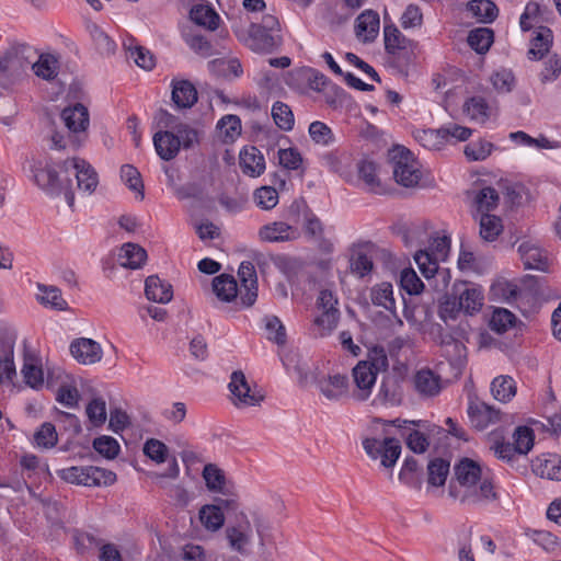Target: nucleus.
<instances>
[{
	"mask_svg": "<svg viewBox=\"0 0 561 561\" xmlns=\"http://www.w3.org/2000/svg\"><path fill=\"white\" fill-rule=\"evenodd\" d=\"M32 172L33 180L41 190L53 196L64 194L69 207L75 205V192L71 180L66 175L60 178L51 161L47 159L35 161Z\"/></svg>",
	"mask_w": 561,
	"mask_h": 561,
	"instance_id": "1",
	"label": "nucleus"
},
{
	"mask_svg": "<svg viewBox=\"0 0 561 561\" xmlns=\"http://www.w3.org/2000/svg\"><path fill=\"white\" fill-rule=\"evenodd\" d=\"M455 479L449 485V495L457 501H474L477 493L472 489L473 482H479V478L488 474L481 466L469 459L463 458L454 468Z\"/></svg>",
	"mask_w": 561,
	"mask_h": 561,
	"instance_id": "2",
	"label": "nucleus"
},
{
	"mask_svg": "<svg viewBox=\"0 0 561 561\" xmlns=\"http://www.w3.org/2000/svg\"><path fill=\"white\" fill-rule=\"evenodd\" d=\"M392 172L396 182L404 187L419 185L423 174L420 162L414 154L403 146H396L389 151Z\"/></svg>",
	"mask_w": 561,
	"mask_h": 561,
	"instance_id": "3",
	"label": "nucleus"
},
{
	"mask_svg": "<svg viewBox=\"0 0 561 561\" xmlns=\"http://www.w3.org/2000/svg\"><path fill=\"white\" fill-rule=\"evenodd\" d=\"M57 474L68 483L84 486L111 485L116 481V474L113 471L94 466H73L58 470Z\"/></svg>",
	"mask_w": 561,
	"mask_h": 561,
	"instance_id": "4",
	"label": "nucleus"
},
{
	"mask_svg": "<svg viewBox=\"0 0 561 561\" xmlns=\"http://www.w3.org/2000/svg\"><path fill=\"white\" fill-rule=\"evenodd\" d=\"M60 172L69 178L73 175L77 180V188L91 195L98 187L99 176L94 168L84 159L71 158L60 164Z\"/></svg>",
	"mask_w": 561,
	"mask_h": 561,
	"instance_id": "5",
	"label": "nucleus"
},
{
	"mask_svg": "<svg viewBox=\"0 0 561 561\" xmlns=\"http://www.w3.org/2000/svg\"><path fill=\"white\" fill-rule=\"evenodd\" d=\"M60 118L69 131V141L78 148L87 138L89 112L81 103L68 106L61 111Z\"/></svg>",
	"mask_w": 561,
	"mask_h": 561,
	"instance_id": "6",
	"label": "nucleus"
},
{
	"mask_svg": "<svg viewBox=\"0 0 561 561\" xmlns=\"http://www.w3.org/2000/svg\"><path fill=\"white\" fill-rule=\"evenodd\" d=\"M363 448L371 459L380 458L381 466L385 468L394 467L401 455V444L393 437L383 439L367 437L363 440Z\"/></svg>",
	"mask_w": 561,
	"mask_h": 561,
	"instance_id": "7",
	"label": "nucleus"
},
{
	"mask_svg": "<svg viewBox=\"0 0 561 561\" xmlns=\"http://www.w3.org/2000/svg\"><path fill=\"white\" fill-rule=\"evenodd\" d=\"M363 448L371 459L380 458L381 466L385 468L394 467L401 455V444L393 437L383 439L367 437L363 440Z\"/></svg>",
	"mask_w": 561,
	"mask_h": 561,
	"instance_id": "8",
	"label": "nucleus"
},
{
	"mask_svg": "<svg viewBox=\"0 0 561 561\" xmlns=\"http://www.w3.org/2000/svg\"><path fill=\"white\" fill-rule=\"evenodd\" d=\"M353 380L356 389L353 397L359 401L367 400L376 383L378 368L375 363L360 360L352 370Z\"/></svg>",
	"mask_w": 561,
	"mask_h": 561,
	"instance_id": "9",
	"label": "nucleus"
},
{
	"mask_svg": "<svg viewBox=\"0 0 561 561\" xmlns=\"http://www.w3.org/2000/svg\"><path fill=\"white\" fill-rule=\"evenodd\" d=\"M520 280L517 279H497L491 286V295L495 300L516 307L522 310V305L528 296Z\"/></svg>",
	"mask_w": 561,
	"mask_h": 561,
	"instance_id": "10",
	"label": "nucleus"
},
{
	"mask_svg": "<svg viewBox=\"0 0 561 561\" xmlns=\"http://www.w3.org/2000/svg\"><path fill=\"white\" fill-rule=\"evenodd\" d=\"M229 390L233 396V403L239 408L260 405L264 396L252 390L241 370L233 371L229 382Z\"/></svg>",
	"mask_w": 561,
	"mask_h": 561,
	"instance_id": "11",
	"label": "nucleus"
},
{
	"mask_svg": "<svg viewBox=\"0 0 561 561\" xmlns=\"http://www.w3.org/2000/svg\"><path fill=\"white\" fill-rule=\"evenodd\" d=\"M239 516V520L236 525L226 528V537L233 551L240 554H247V547L252 539V526L244 513L241 512Z\"/></svg>",
	"mask_w": 561,
	"mask_h": 561,
	"instance_id": "12",
	"label": "nucleus"
},
{
	"mask_svg": "<svg viewBox=\"0 0 561 561\" xmlns=\"http://www.w3.org/2000/svg\"><path fill=\"white\" fill-rule=\"evenodd\" d=\"M414 391L423 399L437 397L443 390L442 377L430 368L417 370L412 377Z\"/></svg>",
	"mask_w": 561,
	"mask_h": 561,
	"instance_id": "13",
	"label": "nucleus"
},
{
	"mask_svg": "<svg viewBox=\"0 0 561 561\" xmlns=\"http://www.w3.org/2000/svg\"><path fill=\"white\" fill-rule=\"evenodd\" d=\"M238 275L241 282L239 290L242 306L251 307L257 298V277L254 265L251 262H242Z\"/></svg>",
	"mask_w": 561,
	"mask_h": 561,
	"instance_id": "14",
	"label": "nucleus"
},
{
	"mask_svg": "<svg viewBox=\"0 0 561 561\" xmlns=\"http://www.w3.org/2000/svg\"><path fill=\"white\" fill-rule=\"evenodd\" d=\"M518 254L526 270L546 272L549 267L547 252L537 243L524 241L518 245Z\"/></svg>",
	"mask_w": 561,
	"mask_h": 561,
	"instance_id": "15",
	"label": "nucleus"
},
{
	"mask_svg": "<svg viewBox=\"0 0 561 561\" xmlns=\"http://www.w3.org/2000/svg\"><path fill=\"white\" fill-rule=\"evenodd\" d=\"M70 353L80 364L92 365L102 359L101 345L92 339L80 337L71 342Z\"/></svg>",
	"mask_w": 561,
	"mask_h": 561,
	"instance_id": "16",
	"label": "nucleus"
},
{
	"mask_svg": "<svg viewBox=\"0 0 561 561\" xmlns=\"http://www.w3.org/2000/svg\"><path fill=\"white\" fill-rule=\"evenodd\" d=\"M468 416L471 424L478 430H484L500 420V411L478 399L470 400Z\"/></svg>",
	"mask_w": 561,
	"mask_h": 561,
	"instance_id": "17",
	"label": "nucleus"
},
{
	"mask_svg": "<svg viewBox=\"0 0 561 561\" xmlns=\"http://www.w3.org/2000/svg\"><path fill=\"white\" fill-rule=\"evenodd\" d=\"M317 388L328 400L337 401L348 394V378L341 374L323 376L317 380Z\"/></svg>",
	"mask_w": 561,
	"mask_h": 561,
	"instance_id": "18",
	"label": "nucleus"
},
{
	"mask_svg": "<svg viewBox=\"0 0 561 561\" xmlns=\"http://www.w3.org/2000/svg\"><path fill=\"white\" fill-rule=\"evenodd\" d=\"M459 308L467 314L478 312L483 305V293L480 287L463 283L456 287Z\"/></svg>",
	"mask_w": 561,
	"mask_h": 561,
	"instance_id": "19",
	"label": "nucleus"
},
{
	"mask_svg": "<svg viewBox=\"0 0 561 561\" xmlns=\"http://www.w3.org/2000/svg\"><path fill=\"white\" fill-rule=\"evenodd\" d=\"M402 396L403 391L399 379L394 376H387L382 378L374 402L396 407L401 403Z\"/></svg>",
	"mask_w": 561,
	"mask_h": 561,
	"instance_id": "20",
	"label": "nucleus"
},
{
	"mask_svg": "<svg viewBox=\"0 0 561 561\" xmlns=\"http://www.w3.org/2000/svg\"><path fill=\"white\" fill-rule=\"evenodd\" d=\"M279 43V35L264 31L252 23L249 28L248 45L254 51L270 53Z\"/></svg>",
	"mask_w": 561,
	"mask_h": 561,
	"instance_id": "21",
	"label": "nucleus"
},
{
	"mask_svg": "<svg viewBox=\"0 0 561 561\" xmlns=\"http://www.w3.org/2000/svg\"><path fill=\"white\" fill-rule=\"evenodd\" d=\"M242 172L251 178H257L265 171V159L255 147L244 148L239 154Z\"/></svg>",
	"mask_w": 561,
	"mask_h": 561,
	"instance_id": "22",
	"label": "nucleus"
},
{
	"mask_svg": "<svg viewBox=\"0 0 561 561\" xmlns=\"http://www.w3.org/2000/svg\"><path fill=\"white\" fill-rule=\"evenodd\" d=\"M259 236L261 240L266 242H284L295 240L298 237V231L286 222L275 221L263 226Z\"/></svg>",
	"mask_w": 561,
	"mask_h": 561,
	"instance_id": "23",
	"label": "nucleus"
},
{
	"mask_svg": "<svg viewBox=\"0 0 561 561\" xmlns=\"http://www.w3.org/2000/svg\"><path fill=\"white\" fill-rule=\"evenodd\" d=\"M153 145L158 156L164 161L172 160L180 151V141L170 130L157 131L153 136Z\"/></svg>",
	"mask_w": 561,
	"mask_h": 561,
	"instance_id": "24",
	"label": "nucleus"
},
{
	"mask_svg": "<svg viewBox=\"0 0 561 561\" xmlns=\"http://www.w3.org/2000/svg\"><path fill=\"white\" fill-rule=\"evenodd\" d=\"M172 101L178 108H190L197 102V90L188 80L172 81Z\"/></svg>",
	"mask_w": 561,
	"mask_h": 561,
	"instance_id": "25",
	"label": "nucleus"
},
{
	"mask_svg": "<svg viewBox=\"0 0 561 561\" xmlns=\"http://www.w3.org/2000/svg\"><path fill=\"white\" fill-rule=\"evenodd\" d=\"M146 297L154 302L167 304L173 297V290L170 283L162 280L157 275L147 277L145 282Z\"/></svg>",
	"mask_w": 561,
	"mask_h": 561,
	"instance_id": "26",
	"label": "nucleus"
},
{
	"mask_svg": "<svg viewBox=\"0 0 561 561\" xmlns=\"http://www.w3.org/2000/svg\"><path fill=\"white\" fill-rule=\"evenodd\" d=\"M472 489L477 493V500L459 501L461 504L486 505L497 500V493L495 491L493 479L490 473L479 478V482H473Z\"/></svg>",
	"mask_w": 561,
	"mask_h": 561,
	"instance_id": "27",
	"label": "nucleus"
},
{
	"mask_svg": "<svg viewBox=\"0 0 561 561\" xmlns=\"http://www.w3.org/2000/svg\"><path fill=\"white\" fill-rule=\"evenodd\" d=\"M534 471L541 478L561 481V457L557 454H547L534 461Z\"/></svg>",
	"mask_w": 561,
	"mask_h": 561,
	"instance_id": "28",
	"label": "nucleus"
},
{
	"mask_svg": "<svg viewBox=\"0 0 561 561\" xmlns=\"http://www.w3.org/2000/svg\"><path fill=\"white\" fill-rule=\"evenodd\" d=\"M379 15L377 12L366 10L356 20V35L364 42L373 41L379 31Z\"/></svg>",
	"mask_w": 561,
	"mask_h": 561,
	"instance_id": "29",
	"label": "nucleus"
},
{
	"mask_svg": "<svg viewBox=\"0 0 561 561\" xmlns=\"http://www.w3.org/2000/svg\"><path fill=\"white\" fill-rule=\"evenodd\" d=\"M213 290L217 298L230 302L240 296V290L237 280L233 276L221 274L213 279Z\"/></svg>",
	"mask_w": 561,
	"mask_h": 561,
	"instance_id": "30",
	"label": "nucleus"
},
{
	"mask_svg": "<svg viewBox=\"0 0 561 561\" xmlns=\"http://www.w3.org/2000/svg\"><path fill=\"white\" fill-rule=\"evenodd\" d=\"M147 260V252L144 248L135 243H126L122 247L118 254L121 266L126 268H139Z\"/></svg>",
	"mask_w": 561,
	"mask_h": 561,
	"instance_id": "31",
	"label": "nucleus"
},
{
	"mask_svg": "<svg viewBox=\"0 0 561 561\" xmlns=\"http://www.w3.org/2000/svg\"><path fill=\"white\" fill-rule=\"evenodd\" d=\"M385 48L387 53L396 55L401 50H407L413 46L412 41L407 38L396 25H385L383 27Z\"/></svg>",
	"mask_w": 561,
	"mask_h": 561,
	"instance_id": "32",
	"label": "nucleus"
},
{
	"mask_svg": "<svg viewBox=\"0 0 561 561\" xmlns=\"http://www.w3.org/2000/svg\"><path fill=\"white\" fill-rule=\"evenodd\" d=\"M370 299L373 305L382 307L392 316L397 317L393 287L390 283H381L374 286L370 290Z\"/></svg>",
	"mask_w": 561,
	"mask_h": 561,
	"instance_id": "33",
	"label": "nucleus"
},
{
	"mask_svg": "<svg viewBox=\"0 0 561 561\" xmlns=\"http://www.w3.org/2000/svg\"><path fill=\"white\" fill-rule=\"evenodd\" d=\"M37 288L39 290L38 300L42 305L59 311L68 309V304L58 287L38 284Z\"/></svg>",
	"mask_w": 561,
	"mask_h": 561,
	"instance_id": "34",
	"label": "nucleus"
},
{
	"mask_svg": "<svg viewBox=\"0 0 561 561\" xmlns=\"http://www.w3.org/2000/svg\"><path fill=\"white\" fill-rule=\"evenodd\" d=\"M190 16L194 23L210 31H214L218 27L219 15L209 5H194L190 12Z\"/></svg>",
	"mask_w": 561,
	"mask_h": 561,
	"instance_id": "35",
	"label": "nucleus"
},
{
	"mask_svg": "<svg viewBox=\"0 0 561 561\" xmlns=\"http://www.w3.org/2000/svg\"><path fill=\"white\" fill-rule=\"evenodd\" d=\"M467 10L479 21L490 23L497 16V7L491 0H471L467 3Z\"/></svg>",
	"mask_w": 561,
	"mask_h": 561,
	"instance_id": "36",
	"label": "nucleus"
},
{
	"mask_svg": "<svg viewBox=\"0 0 561 561\" xmlns=\"http://www.w3.org/2000/svg\"><path fill=\"white\" fill-rule=\"evenodd\" d=\"M551 42V31L548 27L540 26L530 43V48L528 50L529 59H541L543 55L548 53Z\"/></svg>",
	"mask_w": 561,
	"mask_h": 561,
	"instance_id": "37",
	"label": "nucleus"
},
{
	"mask_svg": "<svg viewBox=\"0 0 561 561\" xmlns=\"http://www.w3.org/2000/svg\"><path fill=\"white\" fill-rule=\"evenodd\" d=\"M491 392L495 400L507 402L516 394V382L510 376H499L491 383Z\"/></svg>",
	"mask_w": 561,
	"mask_h": 561,
	"instance_id": "38",
	"label": "nucleus"
},
{
	"mask_svg": "<svg viewBox=\"0 0 561 561\" xmlns=\"http://www.w3.org/2000/svg\"><path fill=\"white\" fill-rule=\"evenodd\" d=\"M444 130L438 129H421L414 133L415 140L428 150H440L446 145Z\"/></svg>",
	"mask_w": 561,
	"mask_h": 561,
	"instance_id": "39",
	"label": "nucleus"
},
{
	"mask_svg": "<svg viewBox=\"0 0 561 561\" xmlns=\"http://www.w3.org/2000/svg\"><path fill=\"white\" fill-rule=\"evenodd\" d=\"M359 179L364 181L367 188L374 193L382 191L380 180L377 175V167L373 161L360 160L357 163Z\"/></svg>",
	"mask_w": 561,
	"mask_h": 561,
	"instance_id": "40",
	"label": "nucleus"
},
{
	"mask_svg": "<svg viewBox=\"0 0 561 561\" xmlns=\"http://www.w3.org/2000/svg\"><path fill=\"white\" fill-rule=\"evenodd\" d=\"M199 519L203 526L210 531H216L224 526L225 516L220 506L204 505L199 510Z\"/></svg>",
	"mask_w": 561,
	"mask_h": 561,
	"instance_id": "41",
	"label": "nucleus"
},
{
	"mask_svg": "<svg viewBox=\"0 0 561 561\" xmlns=\"http://www.w3.org/2000/svg\"><path fill=\"white\" fill-rule=\"evenodd\" d=\"M493 43V32L488 27H479L469 32L468 44L478 54H484Z\"/></svg>",
	"mask_w": 561,
	"mask_h": 561,
	"instance_id": "42",
	"label": "nucleus"
},
{
	"mask_svg": "<svg viewBox=\"0 0 561 561\" xmlns=\"http://www.w3.org/2000/svg\"><path fill=\"white\" fill-rule=\"evenodd\" d=\"M503 230L500 217L490 214H482L480 217V236L488 242L494 241Z\"/></svg>",
	"mask_w": 561,
	"mask_h": 561,
	"instance_id": "43",
	"label": "nucleus"
},
{
	"mask_svg": "<svg viewBox=\"0 0 561 561\" xmlns=\"http://www.w3.org/2000/svg\"><path fill=\"white\" fill-rule=\"evenodd\" d=\"M217 129L225 142H232L241 134V119L237 115H226L217 123Z\"/></svg>",
	"mask_w": 561,
	"mask_h": 561,
	"instance_id": "44",
	"label": "nucleus"
},
{
	"mask_svg": "<svg viewBox=\"0 0 561 561\" xmlns=\"http://www.w3.org/2000/svg\"><path fill=\"white\" fill-rule=\"evenodd\" d=\"M33 440L36 447L50 449L58 443V434L54 424L43 423L34 433Z\"/></svg>",
	"mask_w": 561,
	"mask_h": 561,
	"instance_id": "45",
	"label": "nucleus"
},
{
	"mask_svg": "<svg viewBox=\"0 0 561 561\" xmlns=\"http://www.w3.org/2000/svg\"><path fill=\"white\" fill-rule=\"evenodd\" d=\"M203 477L210 491L221 492L225 495L228 493L224 472L217 466L213 463L206 465L203 470Z\"/></svg>",
	"mask_w": 561,
	"mask_h": 561,
	"instance_id": "46",
	"label": "nucleus"
},
{
	"mask_svg": "<svg viewBox=\"0 0 561 561\" xmlns=\"http://www.w3.org/2000/svg\"><path fill=\"white\" fill-rule=\"evenodd\" d=\"M32 68L37 77L50 80L57 75L58 60L50 54H43Z\"/></svg>",
	"mask_w": 561,
	"mask_h": 561,
	"instance_id": "47",
	"label": "nucleus"
},
{
	"mask_svg": "<svg viewBox=\"0 0 561 561\" xmlns=\"http://www.w3.org/2000/svg\"><path fill=\"white\" fill-rule=\"evenodd\" d=\"M272 117L280 129L285 131L293 129L295 123L294 114L287 104L275 102L272 106Z\"/></svg>",
	"mask_w": 561,
	"mask_h": 561,
	"instance_id": "48",
	"label": "nucleus"
},
{
	"mask_svg": "<svg viewBox=\"0 0 561 561\" xmlns=\"http://www.w3.org/2000/svg\"><path fill=\"white\" fill-rule=\"evenodd\" d=\"M21 50V47H12L0 56V87L7 88L10 85L9 72L15 66V60Z\"/></svg>",
	"mask_w": 561,
	"mask_h": 561,
	"instance_id": "49",
	"label": "nucleus"
},
{
	"mask_svg": "<svg viewBox=\"0 0 561 561\" xmlns=\"http://www.w3.org/2000/svg\"><path fill=\"white\" fill-rule=\"evenodd\" d=\"M494 149L495 147L492 142L480 139L468 144L463 152L469 161H482L486 159Z\"/></svg>",
	"mask_w": 561,
	"mask_h": 561,
	"instance_id": "50",
	"label": "nucleus"
},
{
	"mask_svg": "<svg viewBox=\"0 0 561 561\" xmlns=\"http://www.w3.org/2000/svg\"><path fill=\"white\" fill-rule=\"evenodd\" d=\"M561 75V58L558 55L548 56L542 62L539 80L542 84L556 81Z\"/></svg>",
	"mask_w": 561,
	"mask_h": 561,
	"instance_id": "51",
	"label": "nucleus"
},
{
	"mask_svg": "<svg viewBox=\"0 0 561 561\" xmlns=\"http://www.w3.org/2000/svg\"><path fill=\"white\" fill-rule=\"evenodd\" d=\"M85 414L92 426H102L105 423L107 416L105 400L102 398L92 399L85 408Z\"/></svg>",
	"mask_w": 561,
	"mask_h": 561,
	"instance_id": "52",
	"label": "nucleus"
},
{
	"mask_svg": "<svg viewBox=\"0 0 561 561\" xmlns=\"http://www.w3.org/2000/svg\"><path fill=\"white\" fill-rule=\"evenodd\" d=\"M515 321L516 317L513 312L504 308H497L492 313L490 328L497 333H503L514 327Z\"/></svg>",
	"mask_w": 561,
	"mask_h": 561,
	"instance_id": "53",
	"label": "nucleus"
},
{
	"mask_svg": "<svg viewBox=\"0 0 561 561\" xmlns=\"http://www.w3.org/2000/svg\"><path fill=\"white\" fill-rule=\"evenodd\" d=\"M449 471V463L442 458L430 461L427 466L428 483L434 486H440L445 483Z\"/></svg>",
	"mask_w": 561,
	"mask_h": 561,
	"instance_id": "54",
	"label": "nucleus"
},
{
	"mask_svg": "<svg viewBox=\"0 0 561 561\" xmlns=\"http://www.w3.org/2000/svg\"><path fill=\"white\" fill-rule=\"evenodd\" d=\"M474 202L478 211H480L481 215L488 214L497 206L499 194L493 187L486 186L479 191L476 195Z\"/></svg>",
	"mask_w": 561,
	"mask_h": 561,
	"instance_id": "55",
	"label": "nucleus"
},
{
	"mask_svg": "<svg viewBox=\"0 0 561 561\" xmlns=\"http://www.w3.org/2000/svg\"><path fill=\"white\" fill-rule=\"evenodd\" d=\"M253 198L256 206L264 210H270L278 204V193L272 186L256 188Z\"/></svg>",
	"mask_w": 561,
	"mask_h": 561,
	"instance_id": "56",
	"label": "nucleus"
},
{
	"mask_svg": "<svg viewBox=\"0 0 561 561\" xmlns=\"http://www.w3.org/2000/svg\"><path fill=\"white\" fill-rule=\"evenodd\" d=\"M121 178L129 190L138 193L144 198V183L139 171L130 165L125 164L121 168Z\"/></svg>",
	"mask_w": 561,
	"mask_h": 561,
	"instance_id": "57",
	"label": "nucleus"
},
{
	"mask_svg": "<svg viewBox=\"0 0 561 561\" xmlns=\"http://www.w3.org/2000/svg\"><path fill=\"white\" fill-rule=\"evenodd\" d=\"M465 110L471 119L485 122L489 117V105L482 96H473L465 104Z\"/></svg>",
	"mask_w": 561,
	"mask_h": 561,
	"instance_id": "58",
	"label": "nucleus"
},
{
	"mask_svg": "<svg viewBox=\"0 0 561 561\" xmlns=\"http://www.w3.org/2000/svg\"><path fill=\"white\" fill-rule=\"evenodd\" d=\"M93 448L106 459H114L119 450L118 442L111 436H100L93 440Z\"/></svg>",
	"mask_w": 561,
	"mask_h": 561,
	"instance_id": "59",
	"label": "nucleus"
},
{
	"mask_svg": "<svg viewBox=\"0 0 561 561\" xmlns=\"http://www.w3.org/2000/svg\"><path fill=\"white\" fill-rule=\"evenodd\" d=\"M22 374L26 385L32 388L37 386H42L44 381L43 370L41 366H38L34 358L26 357L24 360V365L22 368Z\"/></svg>",
	"mask_w": 561,
	"mask_h": 561,
	"instance_id": "60",
	"label": "nucleus"
},
{
	"mask_svg": "<svg viewBox=\"0 0 561 561\" xmlns=\"http://www.w3.org/2000/svg\"><path fill=\"white\" fill-rule=\"evenodd\" d=\"M490 82L499 93H510L515 87V77L511 70L501 69L490 77Z\"/></svg>",
	"mask_w": 561,
	"mask_h": 561,
	"instance_id": "61",
	"label": "nucleus"
},
{
	"mask_svg": "<svg viewBox=\"0 0 561 561\" xmlns=\"http://www.w3.org/2000/svg\"><path fill=\"white\" fill-rule=\"evenodd\" d=\"M450 249V239L447 236H435L432 238L431 243L424 251L431 254L434 260L445 261L448 256Z\"/></svg>",
	"mask_w": 561,
	"mask_h": 561,
	"instance_id": "62",
	"label": "nucleus"
},
{
	"mask_svg": "<svg viewBox=\"0 0 561 561\" xmlns=\"http://www.w3.org/2000/svg\"><path fill=\"white\" fill-rule=\"evenodd\" d=\"M514 447L517 454L526 455L534 446L533 431L527 426H518L514 432Z\"/></svg>",
	"mask_w": 561,
	"mask_h": 561,
	"instance_id": "63",
	"label": "nucleus"
},
{
	"mask_svg": "<svg viewBox=\"0 0 561 561\" xmlns=\"http://www.w3.org/2000/svg\"><path fill=\"white\" fill-rule=\"evenodd\" d=\"M309 135L314 142L322 146H329L334 142V136L331 128L319 121L310 124Z\"/></svg>",
	"mask_w": 561,
	"mask_h": 561,
	"instance_id": "64",
	"label": "nucleus"
}]
</instances>
